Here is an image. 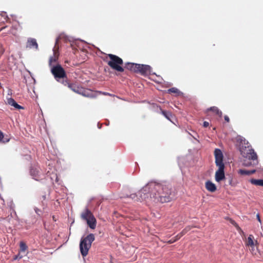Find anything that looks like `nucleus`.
<instances>
[{
  "instance_id": "obj_17",
  "label": "nucleus",
  "mask_w": 263,
  "mask_h": 263,
  "mask_svg": "<svg viewBox=\"0 0 263 263\" xmlns=\"http://www.w3.org/2000/svg\"><path fill=\"white\" fill-rule=\"evenodd\" d=\"M83 96L89 97V98H94L96 96L93 94L92 92L88 91L87 90H82L81 91V93H80Z\"/></svg>"
},
{
  "instance_id": "obj_4",
  "label": "nucleus",
  "mask_w": 263,
  "mask_h": 263,
  "mask_svg": "<svg viewBox=\"0 0 263 263\" xmlns=\"http://www.w3.org/2000/svg\"><path fill=\"white\" fill-rule=\"evenodd\" d=\"M95 240L93 234H89L86 237L82 238L80 243V252L83 256H86L91 247L92 242Z\"/></svg>"
},
{
  "instance_id": "obj_12",
  "label": "nucleus",
  "mask_w": 263,
  "mask_h": 263,
  "mask_svg": "<svg viewBox=\"0 0 263 263\" xmlns=\"http://www.w3.org/2000/svg\"><path fill=\"white\" fill-rule=\"evenodd\" d=\"M86 221L90 228L94 229L96 228V220L93 215H92L90 217H89V219L86 220Z\"/></svg>"
},
{
  "instance_id": "obj_21",
  "label": "nucleus",
  "mask_w": 263,
  "mask_h": 263,
  "mask_svg": "<svg viewBox=\"0 0 263 263\" xmlns=\"http://www.w3.org/2000/svg\"><path fill=\"white\" fill-rule=\"evenodd\" d=\"M9 141L8 138H4L3 133L0 131V142L3 143L8 142Z\"/></svg>"
},
{
  "instance_id": "obj_32",
  "label": "nucleus",
  "mask_w": 263,
  "mask_h": 263,
  "mask_svg": "<svg viewBox=\"0 0 263 263\" xmlns=\"http://www.w3.org/2000/svg\"><path fill=\"white\" fill-rule=\"evenodd\" d=\"M224 120L227 121V122H229V118L227 116H224Z\"/></svg>"
},
{
  "instance_id": "obj_9",
  "label": "nucleus",
  "mask_w": 263,
  "mask_h": 263,
  "mask_svg": "<svg viewBox=\"0 0 263 263\" xmlns=\"http://www.w3.org/2000/svg\"><path fill=\"white\" fill-rule=\"evenodd\" d=\"M61 82L64 85H68V87L71 88V89L74 92L79 94L81 93V91L82 90L79 89V88L76 87L72 84H69L66 80H62Z\"/></svg>"
},
{
  "instance_id": "obj_10",
  "label": "nucleus",
  "mask_w": 263,
  "mask_h": 263,
  "mask_svg": "<svg viewBox=\"0 0 263 263\" xmlns=\"http://www.w3.org/2000/svg\"><path fill=\"white\" fill-rule=\"evenodd\" d=\"M7 103L9 105H10L12 106H13L16 109H23V107L22 106L18 105L16 102V101L13 99H12L11 98L7 99Z\"/></svg>"
},
{
  "instance_id": "obj_29",
  "label": "nucleus",
  "mask_w": 263,
  "mask_h": 263,
  "mask_svg": "<svg viewBox=\"0 0 263 263\" xmlns=\"http://www.w3.org/2000/svg\"><path fill=\"white\" fill-rule=\"evenodd\" d=\"M209 125V123L207 121H204L203 123V126L204 127H207Z\"/></svg>"
},
{
  "instance_id": "obj_5",
  "label": "nucleus",
  "mask_w": 263,
  "mask_h": 263,
  "mask_svg": "<svg viewBox=\"0 0 263 263\" xmlns=\"http://www.w3.org/2000/svg\"><path fill=\"white\" fill-rule=\"evenodd\" d=\"M130 66V69L136 72H139L142 75L147 76L151 74V67L147 65L128 63Z\"/></svg>"
},
{
  "instance_id": "obj_2",
  "label": "nucleus",
  "mask_w": 263,
  "mask_h": 263,
  "mask_svg": "<svg viewBox=\"0 0 263 263\" xmlns=\"http://www.w3.org/2000/svg\"><path fill=\"white\" fill-rule=\"evenodd\" d=\"M215 163L218 167V170L215 173V180L217 182H220L225 178L224 165L223 162V156L221 151L219 148H216L214 151Z\"/></svg>"
},
{
  "instance_id": "obj_36",
  "label": "nucleus",
  "mask_w": 263,
  "mask_h": 263,
  "mask_svg": "<svg viewBox=\"0 0 263 263\" xmlns=\"http://www.w3.org/2000/svg\"><path fill=\"white\" fill-rule=\"evenodd\" d=\"M257 218L258 221L260 222L261 220H260V217H259V215L258 214L257 215Z\"/></svg>"
},
{
  "instance_id": "obj_18",
  "label": "nucleus",
  "mask_w": 263,
  "mask_h": 263,
  "mask_svg": "<svg viewBox=\"0 0 263 263\" xmlns=\"http://www.w3.org/2000/svg\"><path fill=\"white\" fill-rule=\"evenodd\" d=\"M208 110H211L215 112L218 116L221 117L222 115L221 111H220L217 107L213 106L208 109Z\"/></svg>"
},
{
  "instance_id": "obj_13",
  "label": "nucleus",
  "mask_w": 263,
  "mask_h": 263,
  "mask_svg": "<svg viewBox=\"0 0 263 263\" xmlns=\"http://www.w3.org/2000/svg\"><path fill=\"white\" fill-rule=\"evenodd\" d=\"M205 187L206 190L211 192H214L216 190V186L215 184L210 181H207L205 182Z\"/></svg>"
},
{
  "instance_id": "obj_19",
  "label": "nucleus",
  "mask_w": 263,
  "mask_h": 263,
  "mask_svg": "<svg viewBox=\"0 0 263 263\" xmlns=\"http://www.w3.org/2000/svg\"><path fill=\"white\" fill-rule=\"evenodd\" d=\"M184 234V231H183L180 234H178L177 235L176 237H175V238H172L169 241H168V242L170 243H173L175 241H176V240H178L180 238V237L181 236H183V235Z\"/></svg>"
},
{
  "instance_id": "obj_37",
  "label": "nucleus",
  "mask_w": 263,
  "mask_h": 263,
  "mask_svg": "<svg viewBox=\"0 0 263 263\" xmlns=\"http://www.w3.org/2000/svg\"><path fill=\"white\" fill-rule=\"evenodd\" d=\"M0 198H1V199L3 200V202H4V199H3L2 197H1V196H0Z\"/></svg>"
},
{
  "instance_id": "obj_14",
  "label": "nucleus",
  "mask_w": 263,
  "mask_h": 263,
  "mask_svg": "<svg viewBox=\"0 0 263 263\" xmlns=\"http://www.w3.org/2000/svg\"><path fill=\"white\" fill-rule=\"evenodd\" d=\"M92 215H93L91 212L89 210L86 209V210L82 213L81 217L83 219L87 220Z\"/></svg>"
},
{
  "instance_id": "obj_30",
  "label": "nucleus",
  "mask_w": 263,
  "mask_h": 263,
  "mask_svg": "<svg viewBox=\"0 0 263 263\" xmlns=\"http://www.w3.org/2000/svg\"><path fill=\"white\" fill-rule=\"evenodd\" d=\"M9 206L11 209H13L14 207V204L12 201H11L9 203Z\"/></svg>"
},
{
  "instance_id": "obj_26",
  "label": "nucleus",
  "mask_w": 263,
  "mask_h": 263,
  "mask_svg": "<svg viewBox=\"0 0 263 263\" xmlns=\"http://www.w3.org/2000/svg\"><path fill=\"white\" fill-rule=\"evenodd\" d=\"M34 211L37 215H38L39 216L41 215L42 212L39 209H38L37 208H34Z\"/></svg>"
},
{
  "instance_id": "obj_6",
  "label": "nucleus",
  "mask_w": 263,
  "mask_h": 263,
  "mask_svg": "<svg viewBox=\"0 0 263 263\" xmlns=\"http://www.w3.org/2000/svg\"><path fill=\"white\" fill-rule=\"evenodd\" d=\"M110 61L108 62V65L112 69L119 71L123 72L124 69L120 66L123 64L122 60L117 55L109 54H108Z\"/></svg>"
},
{
  "instance_id": "obj_16",
  "label": "nucleus",
  "mask_w": 263,
  "mask_h": 263,
  "mask_svg": "<svg viewBox=\"0 0 263 263\" xmlns=\"http://www.w3.org/2000/svg\"><path fill=\"white\" fill-rule=\"evenodd\" d=\"M250 181L253 184L263 186V179H252Z\"/></svg>"
},
{
  "instance_id": "obj_35",
  "label": "nucleus",
  "mask_w": 263,
  "mask_h": 263,
  "mask_svg": "<svg viewBox=\"0 0 263 263\" xmlns=\"http://www.w3.org/2000/svg\"><path fill=\"white\" fill-rule=\"evenodd\" d=\"M99 92L100 93H103V94H104V95H109V96H110V95H111L110 93H108V92H103V93H102V92H101V91H99Z\"/></svg>"
},
{
  "instance_id": "obj_1",
  "label": "nucleus",
  "mask_w": 263,
  "mask_h": 263,
  "mask_svg": "<svg viewBox=\"0 0 263 263\" xmlns=\"http://www.w3.org/2000/svg\"><path fill=\"white\" fill-rule=\"evenodd\" d=\"M171 196V188L165 183L151 181L137 194H130L129 197L135 201H142L149 199L154 202L164 203L173 198Z\"/></svg>"
},
{
  "instance_id": "obj_38",
  "label": "nucleus",
  "mask_w": 263,
  "mask_h": 263,
  "mask_svg": "<svg viewBox=\"0 0 263 263\" xmlns=\"http://www.w3.org/2000/svg\"><path fill=\"white\" fill-rule=\"evenodd\" d=\"M54 219H55V217H54V216H53V220H54Z\"/></svg>"
},
{
  "instance_id": "obj_22",
  "label": "nucleus",
  "mask_w": 263,
  "mask_h": 263,
  "mask_svg": "<svg viewBox=\"0 0 263 263\" xmlns=\"http://www.w3.org/2000/svg\"><path fill=\"white\" fill-rule=\"evenodd\" d=\"M168 91L169 92H171V93H177L178 95L181 93V92L179 90V89L176 87H172V88L169 89L168 90Z\"/></svg>"
},
{
  "instance_id": "obj_27",
  "label": "nucleus",
  "mask_w": 263,
  "mask_h": 263,
  "mask_svg": "<svg viewBox=\"0 0 263 263\" xmlns=\"http://www.w3.org/2000/svg\"><path fill=\"white\" fill-rule=\"evenodd\" d=\"M228 183L230 185H234V183H233L232 178L230 177L228 179Z\"/></svg>"
},
{
  "instance_id": "obj_25",
  "label": "nucleus",
  "mask_w": 263,
  "mask_h": 263,
  "mask_svg": "<svg viewBox=\"0 0 263 263\" xmlns=\"http://www.w3.org/2000/svg\"><path fill=\"white\" fill-rule=\"evenodd\" d=\"M162 114L168 120H170V116H171V114L169 112H166L165 111H162Z\"/></svg>"
},
{
  "instance_id": "obj_20",
  "label": "nucleus",
  "mask_w": 263,
  "mask_h": 263,
  "mask_svg": "<svg viewBox=\"0 0 263 263\" xmlns=\"http://www.w3.org/2000/svg\"><path fill=\"white\" fill-rule=\"evenodd\" d=\"M253 237L252 235H249V236L248 238L247 245L250 246L251 247H253L254 246V242L253 240Z\"/></svg>"
},
{
  "instance_id": "obj_33",
  "label": "nucleus",
  "mask_w": 263,
  "mask_h": 263,
  "mask_svg": "<svg viewBox=\"0 0 263 263\" xmlns=\"http://www.w3.org/2000/svg\"><path fill=\"white\" fill-rule=\"evenodd\" d=\"M256 172V170H251V171H249V172H250V175L254 173L255 172Z\"/></svg>"
},
{
  "instance_id": "obj_3",
  "label": "nucleus",
  "mask_w": 263,
  "mask_h": 263,
  "mask_svg": "<svg viewBox=\"0 0 263 263\" xmlns=\"http://www.w3.org/2000/svg\"><path fill=\"white\" fill-rule=\"evenodd\" d=\"M240 152L241 155L249 160H256L257 159V155L255 153L253 149L252 148L248 141L245 139L241 138Z\"/></svg>"
},
{
  "instance_id": "obj_34",
  "label": "nucleus",
  "mask_w": 263,
  "mask_h": 263,
  "mask_svg": "<svg viewBox=\"0 0 263 263\" xmlns=\"http://www.w3.org/2000/svg\"><path fill=\"white\" fill-rule=\"evenodd\" d=\"M1 14L3 16H6V17H8L5 12H2Z\"/></svg>"
},
{
  "instance_id": "obj_23",
  "label": "nucleus",
  "mask_w": 263,
  "mask_h": 263,
  "mask_svg": "<svg viewBox=\"0 0 263 263\" xmlns=\"http://www.w3.org/2000/svg\"><path fill=\"white\" fill-rule=\"evenodd\" d=\"M20 250L21 252H25L27 250V247L24 242L21 241L20 242Z\"/></svg>"
},
{
  "instance_id": "obj_8",
  "label": "nucleus",
  "mask_w": 263,
  "mask_h": 263,
  "mask_svg": "<svg viewBox=\"0 0 263 263\" xmlns=\"http://www.w3.org/2000/svg\"><path fill=\"white\" fill-rule=\"evenodd\" d=\"M27 48H34L36 50L38 49V45L35 39L29 38L28 39L27 45Z\"/></svg>"
},
{
  "instance_id": "obj_7",
  "label": "nucleus",
  "mask_w": 263,
  "mask_h": 263,
  "mask_svg": "<svg viewBox=\"0 0 263 263\" xmlns=\"http://www.w3.org/2000/svg\"><path fill=\"white\" fill-rule=\"evenodd\" d=\"M51 71L55 79L59 82H60V79L64 80L66 78L65 70L59 64L51 67Z\"/></svg>"
},
{
  "instance_id": "obj_24",
  "label": "nucleus",
  "mask_w": 263,
  "mask_h": 263,
  "mask_svg": "<svg viewBox=\"0 0 263 263\" xmlns=\"http://www.w3.org/2000/svg\"><path fill=\"white\" fill-rule=\"evenodd\" d=\"M238 173L242 175H250L249 171L246 170H239Z\"/></svg>"
},
{
  "instance_id": "obj_28",
  "label": "nucleus",
  "mask_w": 263,
  "mask_h": 263,
  "mask_svg": "<svg viewBox=\"0 0 263 263\" xmlns=\"http://www.w3.org/2000/svg\"><path fill=\"white\" fill-rule=\"evenodd\" d=\"M22 257H23V256L20 255V254H18L17 255H16L14 257V259L16 260V259H21Z\"/></svg>"
},
{
  "instance_id": "obj_11",
  "label": "nucleus",
  "mask_w": 263,
  "mask_h": 263,
  "mask_svg": "<svg viewBox=\"0 0 263 263\" xmlns=\"http://www.w3.org/2000/svg\"><path fill=\"white\" fill-rule=\"evenodd\" d=\"M53 55L50 57L49 61V65L50 67H52V65L56 63L58 59V55L54 49H53Z\"/></svg>"
},
{
  "instance_id": "obj_15",
  "label": "nucleus",
  "mask_w": 263,
  "mask_h": 263,
  "mask_svg": "<svg viewBox=\"0 0 263 263\" xmlns=\"http://www.w3.org/2000/svg\"><path fill=\"white\" fill-rule=\"evenodd\" d=\"M39 171L38 169L36 168H32L30 170V174L32 176L35 180H37V177L39 176Z\"/></svg>"
},
{
  "instance_id": "obj_31",
  "label": "nucleus",
  "mask_w": 263,
  "mask_h": 263,
  "mask_svg": "<svg viewBox=\"0 0 263 263\" xmlns=\"http://www.w3.org/2000/svg\"><path fill=\"white\" fill-rule=\"evenodd\" d=\"M251 163L250 162H244L243 165L246 166H249L251 165Z\"/></svg>"
}]
</instances>
